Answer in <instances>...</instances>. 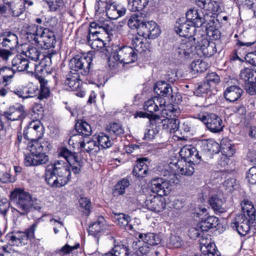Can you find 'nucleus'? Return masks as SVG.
Here are the masks:
<instances>
[{"label":"nucleus","mask_w":256,"mask_h":256,"mask_svg":"<svg viewBox=\"0 0 256 256\" xmlns=\"http://www.w3.org/2000/svg\"><path fill=\"white\" fill-rule=\"evenodd\" d=\"M34 67L36 70V64H30L28 59L24 58L21 54L16 55L12 61V68L4 66L0 69V74L2 72L8 71L10 74H4L3 80L4 82H7L10 79L13 78L16 71L22 72L26 70L28 72H32V68L30 69V67Z\"/></svg>","instance_id":"5"},{"label":"nucleus","mask_w":256,"mask_h":256,"mask_svg":"<svg viewBox=\"0 0 256 256\" xmlns=\"http://www.w3.org/2000/svg\"><path fill=\"white\" fill-rule=\"evenodd\" d=\"M142 36H140V35H138V36L136 35L132 38V42L133 49L134 48L136 51L140 52H142L146 48Z\"/></svg>","instance_id":"44"},{"label":"nucleus","mask_w":256,"mask_h":256,"mask_svg":"<svg viewBox=\"0 0 256 256\" xmlns=\"http://www.w3.org/2000/svg\"><path fill=\"white\" fill-rule=\"evenodd\" d=\"M148 3V0H129L128 6L131 11L140 12Z\"/></svg>","instance_id":"41"},{"label":"nucleus","mask_w":256,"mask_h":256,"mask_svg":"<svg viewBox=\"0 0 256 256\" xmlns=\"http://www.w3.org/2000/svg\"><path fill=\"white\" fill-rule=\"evenodd\" d=\"M38 222H35L28 228L24 232V234L21 236L20 245H25L28 244V240L34 238V231L38 226Z\"/></svg>","instance_id":"38"},{"label":"nucleus","mask_w":256,"mask_h":256,"mask_svg":"<svg viewBox=\"0 0 256 256\" xmlns=\"http://www.w3.org/2000/svg\"><path fill=\"white\" fill-rule=\"evenodd\" d=\"M236 180L234 178H231L226 180L223 184L225 190L228 192H232L236 186Z\"/></svg>","instance_id":"63"},{"label":"nucleus","mask_w":256,"mask_h":256,"mask_svg":"<svg viewBox=\"0 0 256 256\" xmlns=\"http://www.w3.org/2000/svg\"><path fill=\"white\" fill-rule=\"evenodd\" d=\"M205 240L202 238L200 240V245L201 246V251L206 256H220V253L216 248L214 244L204 242Z\"/></svg>","instance_id":"30"},{"label":"nucleus","mask_w":256,"mask_h":256,"mask_svg":"<svg viewBox=\"0 0 256 256\" xmlns=\"http://www.w3.org/2000/svg\"><path fill=\"white\" fill-rule=\"evenodd\" d=\"M218 219L214 216H208L205 219H202L198 224V228L204 232H206L210 228H216L218 224Z\"/></svg>","instance_id":"33"},{"label":"nucleus","mask_w":256,"mask_h":256,"mask_svg":"<svg viewBox=\"0 0 256 256\" xmlns=\"http://www.w3.org/2000/svg\"><path fill=\"white\" fill-rule=\"evenodd\" d=\"M40 54V50L37 48L32 46H29L25 52L26 56L34 61L38 60Z\"/></svg>","instance_id":"48"},{"label":"nucleus","mask_w":256,"mask_h":256,"mask_svg":"<svg viewBox=\"0 0 256 256\" xmlns=\"http://www.w3.org/2000/svg\"><path fill=\"white\" fill-rule=\"evenodd\" d=\"M65 84L69 86L71 90L74 91L81 88L82 81L78 72L71 71L66 75Z\"/></svg>","instance_id":"27"},{"label":"nucleus","mask_w":256,"mask_h":256,"mask_svg":"<svg viewBox=\"0 0 256 256\" xmlns=\"http://www.w3.org/2000/svg\"><path fill=\"white\" fill-rule=\"evenodd\" d=\"M24 232H16L7 235L6 238L10 241L12 245L18 246L20 244L21 236Z\"/></svg>","instance_id":"51"},{"label":"nucleus","mask_w":256,"mask_h":256,"mask_svg":"<svg viewBox=\"0 0 256 256\" xmlns=\"http://www.w3.org/2000/svg\"><path fill=\"white\" fill-rule=\"evenodd\" d=\"M92 54L88 53L82 55H76L69 62L70 70L79 72L82 76H87L92 65Z\"/></svg>","instance_id":"6"},{"label":"nucleus","mask_w":256,"mask_h":256,"mask_svg":"<svg viewBox=\"0 0 256 256\" xmlns=\"http://www.w3.org/2000/svg\"><path fill=\"white\" fill-rule=\"evenodd\" d=\"M17 35L11 31H5L0 36V48L13 50L18 45Z\"/></svg>","instance_id":"16"},{"label":"nucleus","mask_w":256,"mask_h":256,"mask_svg":"<svg viewBox=\"0 0 256 256\" xmlns=\"http://www.w3.org/2000/svg\"><path fill=\"white\" fill-rule=\"evenodd\" d=\"M170 168H176V170L182 175L186 176H192L194 172V168L193 166L194 164L186 161H183L182 160H172L170 162Z\"/></svg>","instance_id":"15"},{"label":"nucleus","mask_w":256,"mask_h":256,"mask_svg":"<svg viewBox=\"0 0 256 256\" xmlns=\"http://www.w3.org/2000/svg\"><path fill=\"white\" fill-rule=\"evenodd\" d=\"M128 248L124 244L115 246L110 251L102 256H128Z\"/></svg>","instance_id":"39"},{"label":"nucleus","mask_w":256,"mask_h":256,"mask_svg":"<svg viewBox=\"0 0 256 256\" xmlns=\"http://www.w3.org/2000/svg\"><path fill=\"white\" fill-rule=\"evenodd\" d=\"M246 216L244 214H239L237 215L234 218L230 223V227L234 230H238L239 229V227L244 222V220L246 218Z\"/></svg>","instance_id":"52"},{"label":"nucleus","mask_w":256,"mask_h":256,"mask_svg":"<svg viewBox=\"0 0 256 256\" xmlns=\"http://www.w3.org/2000/svg\"><path fill=\"white\" fill-rule=\"evenodd\" d=\"M106 40H108L107 36H102V38L100 37L96 41L92 42L89 45L92 49L98 50L105 46L106 43L104 42Z\"/></svg>","instance_id":"53"},{"label":"nucleus","mask_w":256,"mask_h":256,"mask_svg":"<svg viewBox=\"0 0 256 256\" xmlns=\"http://www.w3.org/2000/svg\"><path fill=\"white\" fill-rule=\"evenodd\" d=\"M248 182L252 184H256V166L252 167L247 174Z\"/></svg>","instance_id":"62"},{"label":"nucleus","mask_w":256,"mask_h":256,"mask_svg":"<svg viewBox=\"0 0 256 256\" xmlns=\"http://www.w3.org/2000/svg\"><path fill=\"white\" fill-rule=\"evenodd\" d=\"M244 58L246 62L256 66V50L248 52Z\"/></svg>","instance_id":"64"},{"label":"nucleus","mask_w":256,"mask_h":256,"mask_svg":"<svg viewBox=\"0 0 256 256\" xmlns=\"http://www.w3.org/2000/svg\"><path fill=\"white\" fill-rule=\"evenodd\" d=\"M206 82L209 84H216L220 82V76L214 72L208 74L206 76Z\"/></svg>","instance_id":"61"},{"label":"nucleus","mask_w":256,"mask_h":256,"mask_svg":"<svg viewBox=\"0 0 256 256\" xmlns=\"http://www.w3.org/2000/svg\"><path fill=\"white\" fill-rule=\"evenodd\" d=\"M254 220H251V218L246 217L244 220V222L239 227L238 232L240 236L246 235L250 230V224L254 222Z\"/></svg>","instance_id":"49"},{"label":"nucleus","mask_w":256,"mask_h":256,"mask_svg":"<svg viewBox=\"0 0 256 256\" xmlns=\"http://www.w3.org/2000/svg\"><path fill=\"white\" fill-rule=\"evenodd\" d=\"M200 144L204 150L210 154H218L220 150V145L212 140H202Z\"/></svg>","instance_id":"32"},{"label":"nucleus","mask_w":256,"mask_h":256,"mask_svg":"<svg viewBox=\"0 0 256 256\" xmlns=\"http://www.w3.org/2000/svg\"><path fill=\"white\" fill-rule=\"evenodd\" d=\"M224 198L217 195L212 196L208 200L210 205L216 214H222L227 210Z\"/></svg>","instance_id":"24"},{"label":"nucleus","mask_w":256,"mask_h":256,"mask_svg":"<svg viewBox=\"0 0 256 256\" xmlns=\"http://www.w3.org/2000/svg\"><path fill=\"white\" fill-rule=\"evenodd\" d=\"M0 256H18L11 246L4 245L0 248Z\"/></svg>","instance_id":"56"},{"label":"nucleus","mask_w":256,"mask_h":256,"mask_svg":"<svg viewBox=\"0 0 256 256\" xmlns=\"http://www.w3.org/2000/svg\"><path fill=\"white\" fill-rule=\"evenodd\" d=\"M242 212L240 214H246L251 220H256V210L252 202L248 200H244L241 203Z\"/></svg>","instance_id":"34"},{"label":"nucleus","mask_w":256,"mask_h":256,"mask_svg":"<svg viewBox=\"0 0 256 256\" xmlns=\"http://www.w3.org/2000/svg\"><path fill=\"white\" fill-rule=\"evenodd\" d=\"M80 244H76L74 246H71L68 244H65L60 249H58L56 250V252L59 254H68L74 250L77 249L79 248Z\"/></svg>","instance_id":"60"},{"label":"nucleus","mask_w":256,"mask_h":256,"mask_svg":"<svg viewBox=\"0 0 256 256\" xmlns=\"http://www.w3.org/2000/svg\"><path fill=\"white\" fill-rule=\"evenodd\" d=\"M151 191L162 196L168 195L172 190V186L168 180L161 178H154L150 182Z\"/></svg>","instance_id":"11"},{"label":"nucleus","mask_w":256,"mask_h":256,"mask_svg":"<svg viewBox=\"0 0 256 256\" xmlns=\"http://www.w3.org/2000/svg\"><path fill=\"white\" fill-rule=\"evenodd\" d=\"M75 129L78 132L84 136H89L92 134L90 126L85 121H78L75 124Z\"/></svg>","instance_id":"40"},{"label":"nucleus","mask_w":256,"mask_h":256,"mask_svg":"<svg viewBox=\"0 0 256 256\" xmlns=\"http://www.w3.org/2000/svg\"><path fill=\"white\" fill-rule=\"evenodd\" d=\"M154 90L158 96H167L172 92L171 86L164 80L158 82L154 86Z\"/></svg>","instance_id":"29"},{"label":"nucleus","mask_w":256,"mask_h":256,"mask_svg":"<svg viewBox=\"0 0 256 256\" xmlns=\"http://www.w3.org/2000/svg\"><path fill=\"white\" fill-rule=\"evenodd\" d=\"M196 118L202 122L206 128L210 132L214 133H218L222 132L224 126L221 118L216 114H198Z\"/></svg>","instance_id":"8"},{"label":"nucleus","mask_w":256,"mask_h":256,"mask_svg":"<svg viewBox=\"0 0 256 256\" xmlns=\"http://www.w3.org/2000/svg\"><path fill=\"white\" fill-rule=\"evenodd\" d=\"M130 186L129 178L126 177L119 180L116 184L114 193L117 196L123 195L126 193V190Z\"/></svg>","instance_id":"37"},{"label":"nucleus","mask_w":256,"mask_h":256,"mask_svg":"<svg viewBox=\"0 0 256 256\" xmlns=\"http://www.w3.org/2000/svg\"><path fill=\"white\" fill-rule=\"evenodd\" d=\"M196 50H200L207 57L214 56L217 51L216 44L203 37L196 38Z\"/></svg>","instance_id":"14"},{"label":"nucleus","mask_w":256,"mask_h":256,"mask_svg":"<svg viewBox=\"0 0 256 256\" xmlns=\"http://www.w3.org/2000/svg\"><path fill=\"white\" fill-rule=\"evenodd\" d=\"M48 28H44L42 26H36V30L32 34L30 33L28 35L32 38L35 42V44H38V41L40 40V38L45 36L46 33L48 31Z\"/></svg>","instance_id":"45"},{"label":"nucleus","mask_w":256,"mask_h":256,"mask_svg":"<svg viewBox=\"0 0 256 256\" xmlns=\"http://www.w3.org/2000/svg\"><path fill=\"white\" fill-rule=\"evenodd\" d=\"M145 204L148 208L150 210L160 212L166 207V203L158 196L147 197Z\"/></svg>","instance_id":"23"},{"label":"nucleus","mask_w":256,"mask_h":256,"mask_svg":"<svg viewBox=\"0 0 256 256\" xmlns=\"http://www.w3.org/2000/svg\"><path fill=\"white\" fill-rule=\"evenodd\" d=\"M108 131L110 134H114L116 136L120 135L124 132L122 124L117 122L111 124L108 128Z\"/></svg>","instance_id":"57"},{"label":"nucleus","mask_w":256,"mask_h":256,"mask_svg":"<svg viewBox=\"0 0 256 256\" xmlns=\"http://www.w3.org/2000/svg\"><path fill=\"white\" fill-rule=\"evenodd\" d=\"M240 76L248 83H256V70L252 68H247L241 70Z\"/></svg>","instance_id":"35"},{"label":"nucleus","mask_w":256,"mask_h":256,"mask_svg":"<svg viewBox=\"0 0 256 256\" xmlns=\"http://www.w3.org/2000/svg\"><path fill=\"white\" fill-rule=\"evenodd\" d=\"M51 11H56L64 5L63 0H46Z\"/></svg>","instance_id":"59"},{"label":"nucleus","mask_w":256,"mask_h":256,"mask_svg":"<svg viewBox=\"0 0 256 256\" xmlns=\"http://www.w3.org/2000/svg\"><path fill=\"white\" fill-rule=\"evenodd\" d=\"M108 228L104 218L100 216L98 218L97 220L91 224L88 231L90 234L94 237L98 236L100 234L103 232Z\"/></svg>","instance_id":"21"},{"label":"nucleus","mask_w":256,"mask_h":256,"mask_svg":"<svg viewBox=\"0 0 256 256\" xmlns=\"http://www.w3.org/2000/svg\"><path fill=\"white\" fill-rule=\"evenodd\" d=\"M204 233V231L198 228V224L196 227L191 228L188 231V235L192 239H196L199 237L202 238Z\"/></svg>","instance_id":"55"},{"label":"nucleus","mask_w":256,"mask_h":256,"mask_svg":"<svg viewBox=\"0 0 256 256\" xmlns=\"http://www.w3.org/2000/svg\"><path fill=\"white\" fill-rule=\"evenodd\" d=\"M160 32V27L156 22L154 21L148 22L146 20L138 30V34L146 38L155 39Z\"/></svg>","instance_id":"13"},{"label":"nucleus","mask_w":256,"mask_h":256,"mask_svg":"<svg viewBox=\"0 0 256 256\" xmlns=\"http://www.w3.org/2000/svg\"><path fill=\"white\" fill-rule=\"evenodd\" d=\"M196 152V148L191 145L183 146L179 152L181 160L183 161L188 162L190 152Z\"/></svg>","instance_id":"50"},{"label":"nucleus","mask_w":256,"mask_h":256,"mask_svg":"<svg viewBox=\"0 0 256 256\" xmlns=\"http://www.w3.org/2000/svg\"><path fill=\"white\" fill-rule=\"evenodd\" d=\"M95 10L97 14L106 13L111 20H116L124 16L126 11L120 4L114 0H96Z\"/></svg>","instance_id":"4"},{"label":"nucleus","mask_w":256,"mask_h":256,"mask_svg":"<svg viewBox=\"0 0 256 256\" xmlns=\"http://www.w3.org/2000/svg\"><path fill=\"white\" fill-rule=\"evenodd\" d=\"M190 68L194 74L196 72L202 73L205 72L208 68V64L204 61L201 60H197L193 61L190 64Z\"/></svg>","instance_id":"42"},{"label":"nucleus","mask_w":256,"mask_h":256,"mask_svg":"<svg viewBox=\"0 0 256 256\" xmlns=\"http://www.w3.org/2000/svg\"><path fill=\"white\" fill-rule=\"evenodd\" d=\"M210 91V84L205 80L200 82L194 85V94L198 96H203Z\"/></svg>","instance_id":"36"},{"label":"nucleus","mask_w":256,"mask_h":256,"mask_svg":"<svg viewBox=\"0 0 256 256\" xmlns=\"http://www.w3.org/2000/svg\"><path fill=\"white\" fill-rule=\"evenodd\" d=\"M114 50L113 57L115 60L125 64L132 63L137 58V54L132 48L123 46L122 47H116Z\"/></svg>","instance_id":"9"},{"label":"nucleus","mask_w":256,"mask_h":256,"mask_svg":"<svg viewBox=\"0 0 256 256\" xmlns=\"http://www.w3.org/2000/svg\"><path fill=\"white\" fill-rule=\"evenodd\" d=\"M44 128L40 121L32 122L24 130V138L28 140H38L44 135Z\"/></svg>","instance_id":"12"},{"label":"nucleus","mask_w":256,"mask_h":256,"mask_svg":"<svg viewBox=\"0 0 256 256\" xmlns=\"http://www.w3.org/2000/svg\"><path fill=\"white\" fill-rule=\"evenodd\" d=\"M158 106L152 98L146 101L144 106V110L150 112L148 114L147 117L152 124L159 123L161 117L159 115L154 114V112L160 110Z\"/></svg>","instance_id":"18"},{"label":"nucleus","mask_w":256,"mask_h":256,"mask_svg":"<svg viewBox=\"0 0 256 256\" xmlns=\"http://www.w3.org/2000/svg\"><path fill=\"white\" fill-rule=\"evenodd\" d=\"M2 115L9 120H20L24 117V107L22 105L10 106L9 110L4 112Z\"/></svg>","instance_id":"20"},{"label":"nucleus","mask_w":256,"mask_h":256,"mask_svg":"<svg viewBox=\"0 0 256 256\" xmlns=\"http://www.w3.org/2000/svg\"><path fill=\"white\" fill-rule=\"evenodd\" d=\"M6 4L12 10V15L14 16H20L25 10V6L24 3L18 2L14 4V8L12 7V4L10 2H8Z\"/></svg>","instance_id":"47"},{"label":"nucleus","mask_w":256,"mask_h":256,"mask_svg":"<svg viewBox=\"0 0 256 256\" xmlns=\"http://www.w3.org/2000/svg\"><path fill=\"white\" fill-rule=\"evenodd\" d=\"M11 202L14 204V209L21 216L26 214L33 208L34 202L30 194L21 189H16L10 195Z\"/></svg>","instance_id":"3"},{"label":"nucleus","mask_w":256,"mask_h":256,"mask_svg":"<svg viewBox=\"0 0 256 256\" xmlns=\"http://www.w3.org/2000/svg\"><path fill=\"white\" fill-rule=\"evenodd\" d=\"M78 202L80 207L84 209L86 214L88 215L90 214L91 208L90 200L86 198H80L78 200Z\"/></svg>","instance_id":"58"},{"label":"nucleus","mask_w":256,"mask_h":256,"mask_svg":"<svg viewBox=\"0 0 256 256\" xmlns=\"http://www.w3.org/2000/svg\"><path fill=\"white\" fill-rule=\"evenodd\" d=\"M148 161V159L146 158L138 159L132 170V174L134 176L138 178H142L148 174V168L145 163Z\"/></svg>","instance_id":"19"},{"label":"nucleus","mask_w":256,"mask_h":256,"mask_svg":"<svg viewBox=\"0 0 256 256\" xmlns=\"http://www.w3.org/2000/svg\"><path fill=\"white\" fill-rule=\"evenodd\" d=\"M156 124H159V126H162V129L169 130L170 133H174L179 128V120L175 118H162L159 123H156Z\"/></svg>","instance_id":"26"},{"label":"nucleus","mask_w":256,"mask_h":256,"mask_svg":"<svg viewBox=\"0 0 256 256\" xmlns=\"http://www.w3.org/2000/svg\"><path fill=\"white\" fill-rule=\"evenodd\" d=\"M196 38L182 40V42L176 45L175 55L180 58L188 60L192 58L196 53Z\"/></svg>","instance_id":"7"},{"label":"nucleus","mask_w":256,"mask_h":256,"mask_svg":"<svg viewBox=\"0 0 256 256\" xmlns=\"http://www.w3.org/2000/svg\"><path fill=\"white\" fill-rule=\"evenodd\" d=\"M138 238L150 246L157 245L162 241L161 236L155 233L140 234Z\"/></svg>","instance_id":"31"},{"label":"nucleus","mask_w":256,"mask_h":256,"mask_svg":"<svg viewBox=\"0 0 256 256\" xmlns=\"http://www.w3.org/2000/svg\"><path fill=\"white\" fill-rule=\"evenodd\" d=\"M243 92V90L240 86H231L225 90L224 96L227 101L234 102L241 97Z\"/></svg>","instance_id":"25"},{"label":"nucleus","mask_w":256,"mask_h":256,"mask_svg":"<svg viewBox=\"0 0 256 256\" xmlns=\"http://www.w3.org/2000/svg\"><path fill=\"white\" fill-rule=\"evenodd\" d=\"M117 216V224L122 228L126 226L127 224L130 223L131 220L130 217L128 214L120 213L118 214Z\"/></svg>","instance_id":"54"},{"label":"nucleus","mask_w":256,"mask_h":256,"mask_svg":"<svg viewBox=\"0 0 256 256\" xmlns=\"http://www.w3.org/2000/svg\"><path fill=\"white\" fill-rule=\"evenodd\" d=\"M49 160L48 155L44 153L30 152L24 158V164L27 166H37L46 164Z\"/></svg>","instance_id":"17"},{"label":"nucleus","mask_w":256,"mask_h":256,"mask_svg":"<svg viewBox=\"0 0 256 256\" xmlns=\"http://www.w3.org/2000/svg\"><path fill=\"white\" fill-rule=\"evenodd\" d=\"M58 155L64 158L67 163L62 160H56L48 165L44 174L46 183L52 188H60L66 185L71 178V168L74 174H79L82 166V160L78 154L72 152L66 147L59 150Z\"/></svg>","instance_id":"1"},{"label":"nucleus","mask_w":256,"mask_h":256,"mask_svg":"<svg viewBox=\"0 0 256 256\" xmlns=\"http://www.w3.org/2000/svg\"><path fill=\"white\" fill-rule=\"evenodd\" d=\"M184 18H180L174 26L176 32L180 36L191 37L195 28H200L206 21L204 14L196 8L189 9Z\"/></svg>","instance_id":"2"},{"label":"nucleus","mask_w":256,"mask_h":256,"mask_svg":"<svg viewBox=\"0 0 256 256\" xmlns=\"http://www.w3.org/2000/svg\"><path fill=\"white\" fill-rule=\"evenodd\" d=\"M89 30H94L95 31H93V33L99 34L102 38L107 36L108 41L110 40L111 36L114 32V24L109 20H99L92 22Z\"/></svg>","instance_id":"10"},{"label":"nucleus","mask_w":256,"mask_h":256,"mask_svg":"<svg viewBox=\"0 0 256 256\" xmlns=\"http://www.w3.org/2000/svg\"><path fill=\"white\" fill-rule=\"evenodd\" d=\"M56 44V40L54 33L48 30L46 33L45 36L40 38V40L38 41V44L36 45L44 49H48L50 48H54Z\"/></svg>","instance_id":"28"},{"label":"nucleus","mask_w":256,"mask_h":256,"mask_svg":"<svg viewBox=\"0 0 256 256\" xmlns=\"http://www.w3.org/2000/svg\"><path fill=\"white\" fill-rule=\"evenodd\" d=\"M234 147V145L231 144L230 140H222L220 145L222 154L232 156L235 152V150Z\"/></svg>","instance_id":"43"},{"label":"nucleus","mask_w":256,"mask_h":256,"mask_svg":"<svg viewBox=\"0 0 256 256\" xmlns=\"http://www.w3.org/2000/svg\"><path fill=\"white\" fill-rule=\"evenodd\" d=\"M146 14L142 12H137L132 14L128 22V24L131 29H136L138 32L142 24L146 22Z\"/></svg>","instance_id":"22"},{"label":"nucleus","mask_w":256,"mask_h":256,"mask_svg":"<svg viewBox=\"0 0 256 256\" xmlns=\"http://www.w3.org/2000/svg\"><path fill=\"white\" fill-rule=\"evenodd\" d=\"M98 147L100 146L102 148H110L112 144V140L110 139V137L103 132L100 133L98 135Z\"/></svg>","instance_id":"46"}]
</instances>
